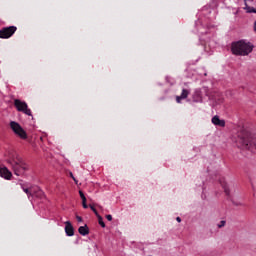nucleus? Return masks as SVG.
Returning <instances> with one entry per match:
<instances>
[{"instance_id":"f257e3e1","label":"nucleus","mask_w":256,"mask_h":256,"mask_svg":"<svg viewBox=\"0 0 256 256\" xmlns=\"http://www.w3.org/2000/svg\"><path fill=\"white\" fill-rule=\"evenodd\" d=\"M253 49H255V45L245 39L231 43L232 55H236L237 57H247V55L253 53Z\"/></svg>"},{"instance_id":"f03ea898","label":"nucleus","mask_w":256,"mask_h":256,"mask_svg":"<svg viewBox=\"0 0 256 256\" xmlns=\"http://www.w3.org/2000/svg\"><path fill=\"white\" fill-rule=\"evenodd\" d=\"M238 143H241L244 149H248L252 153H256V140L248 129L243 128L240 131L238 135Z\"/></svg>"},{"instance_id":"7ed1b4c3","label":"nucleus","mask_w":256,"mask_h":256,"mask_svg":"<svg viewBox=\"0 0 256 256\" xmlns=\"http://www.w3.org/2000/svg\"><path fill=\"white\" fill-rule=\"evenodd\" d=\"M10 163L13 167L14 175H17V177L25 175V171L29 169V166H27V164H25L21 159L12 160Z\"/></svg>"},{"instance_id":"20e7f679","label":"nucleus","mask_w":256,"mask_h":256,"mask_svg":"<svg viewBox=\"0 0 256 256\" xmlns=\"http://www.w3.org/2000/svg\"><path fill=\"white\" fill-rule=\"evenodd\" d=\"M14 106L16 107L17 111H20L21 113H24L29 117L33 116V114L31 113V109H29V106L27 105V102L16 99L14 100Z\"/></svg>"},{"instance_id":"39448f33","label":"nucleus","mask_w":256,"mask_h":256,"mask_svg":"<svg viewBox=\"0 0 256 256\" xmlns=\"http://www.w3.org/2000/svg\"><path fill=\"white\" fill-rule=\"evenodd\" d=\"M10 128L15 133V135L20 137V139H27V132H25V130L23 129V127H21L19 123L11 121Z\"/></svg>"},{"instance_id":"423d86ee","label":"nucleus","mask_w":256,"mask_h":256,"mask_svg":"<svg viewBox=\"0 0 256 256\" xmlns=\"http://www.w3.org/2000/svg\"><path fill=\"white\" fill-rule=\"evenodd\" d=\"M21 189L26 193L28 199L31 197H43V191L39 189V187L36 188H25L23 187V184H21Z\"/></svg>"},{"instance_id":"0eeeda50","label":"nucleus","mask_w":256,"mask_h":256,"mask_svg":"<svg viewBox=\"0 0 256 256\" xmlns=\"http://www.w3.org/2000/svg\"><path fill=\"white\" fill-rule=\"evenodd\" d=\"M17 28L15 26L4 27L0 30V39H9L15 35Z\"/></svg>"},{"instance_id":"6e6552de","label":"nucleus","mask_w":256,"mask_h":256,"mask_svg":"<svg viewBox=\"0 0 256 256\" xmlns=\"http://www.w3.org/2000/svg\"><path fill=\"white\" fill-rule=\"evenodd\" d=\"M220 185H222L225 195L228 197L229 201H232L233 205H235L236 207H241V205H243V203L235 202V200H233V197L231 196V190H229V185L227 184V182L220 181Z\"/></svg>"},{"instance_id":"1a4fd4ad","label":"nucleus","mask_w":256,"mask_h":256,"mask_svg":"<svg viewBox=\"0 0 256 256\" xmlns=\"http://www.w3.org/2000/svg\"><path fill=\"white\" fill-rule=\"evenodd\" d=\"M65 233L67 237H73L75 235V228H73V224L70 221L65 222Z\"/></svg>"},{"instance_id":"9d476101","label":"nucleus","mask_w":256,"mask_h":256,"mask_svg":"<svg viewBox=\"0 0 256 256\" xmlns=\"http://www.w3.org/2000/svg\"><path fill=\"white\" fill-rule=\"evenodd\" d=\"M0 177L9 180L11 179V177H13V174L11 173V171H9V169H7V167L0 166Z\"/></svg>"},{"instance_id":"9b49d317","label":"nucleus","mask_w":256,"mask_h":256,"mask_svg":"<svg viewBox=\"0 0 256 256\" xmlns=\"http://www.w3.org/2000/svg\"><path fill=\"white\" fill-rule=\"evenodd\" d=\"M212 123L217 127H225V120L219 119V116L217 115L212 118Z\"/></svg>"},{"instance_id":"f8f14e48","label":"nucleus","mask_w":256,"mask_h":256,"mask_svg":"<svg viewBox=\"0 0 256 256\" xmlns=\"http://www.w3.org/2000/svg\"><path fill=\"white\" fill-rule=\"evenodd\" d=\"M78 232L80 235L85 237V236L89 235V227L87 226V224H85L84 226H80L78 228Z\"/></svg>"},{"instance_id":"ddd939ff","label":"nucleus","mask_w":256,"mask_h":256,"mask_svg":"<svg viewBox=\"0 0 256 256\" xmlns=\"http://www.w3.org/2000/svg\"><path fill=\"white\" fill-rule=\"evenodd\" d=\"M244 10L246 11V13H255L256 14L255 7L247 5V0H245Z\"/></svg>"},{"instance_id":"4468645a","label":"nucleus","mask_w":256,"mask_h":256,"mask_svg":"<svg viewBox=\"0 0 256 256\" xmlns=\"http://www.w3.org/2000/svg\"><path fill=\"white\" fill-rule=\"evenodd\" d=\"M180 97H181L182 99H187V97H189V90L183 89V90H182V93H181V95H180Z\"/></svg>"},{"instance_id":"2eb2a0df","label":"nucleus","mask_w":256,"mask_h":256,"mask_svg":"<svg viewBox=\"0 0 256 256\" xmlns=\"http://www.w3.org/2000/svg\"><path fill=\"white\" fill-rule=\"evenodd\" d=\"M98 218V223L100 226H102L103 229H105V222L103 221V217L101 215L97 216Z\"/></svg>"},{"instance_id":"dca6fc26","label":"nucleus","mask_w":256,"mask_h":256,"mask_svg":"<svg viewBox=\"0 0 256 256\" xmlns=\"http://www.w3.org/2000/svg\"><path fill=\"white\" fill-rule=\"evenodd\" d=\"M227 225V221L221 220L219 224H217L218 229H222V227H225Z\"/></svg>"},{"instance_id":"f3484780","label":"nucleus","mask_w":256,"mask_h":256,"mask_svg":"<svg viewBox=\"0 0 256 256\" xmlns=\"http://www.w3.org/2000/svg\"><path fill=\"white\" fill-rule=\"evenodd\" d=\"M90 209H91V211H93V213L96 215V217H99V212H97V209L94 208L93 205H90Z\"/></svg>"},{"instance_id":"a211bd4d","label":"nucleus","mask_w":256,"mask_h":256,"mask_svg":"<svg viewBox=\"0 0 256 256\" xmlns=\"http://www.w3.org/2000/svg\"><path fill=\"white\" fill-rule=\"evenodd\" d=\"M79 195H80V198L82 199V201H87V197H85V194L83 193V191H79Z\"/></svg>"},{"instance_id":"6ab92c4d","label":"nucleus","mask_w":256,"mask_h":256,"mask_svg":"<svg viewBox=\"0 0 256 256\" xmlns=\"http://www.w3.org/2000/svg\"><path fill=\"white\" fill-rule=\"evenodd\" d=\"M82 207L84 209H88L89 208V206L87 205V201H82Z\"/></svg>"},{"instance_id":"aec40b11","label":"nucleus","mask_w":256,"mask_h":256,"mask_svg":"<svg viewBox=\"0 0 256 256\" xmlns=\"http://www.w3.org/2000/svg\"><path fill=\"white\" fill-rule=\"evenodd\" d=\"M107 221H113V216L111 214L106 215Z\"/></svg>"},{"instance_id":"412c9836","label":"nucleus","mask_w":256,"mask_h":256,"mask_svg":"<svg viewBox=\"0 0 256 256\" xmlns=\"http://www.w3.org/2000/svg\"><path fill=\"white\" fill-rule=\"evenodd\" d=\"M78 223H83V218L81 216H76Z\"/></svg>"},{"instance_id":"4be33fe9","label":"nucleus","mask_w":256,"mask_h":256,"mask_svg":"<svg viewBox=\"0 0 256 256\" xmlns=\"http://www.w3.org/2000/svg\"><path fill=\"white\" fill-rule=\"evenodd\" d=\"M70 177L73 179V181H75V183H77V179H75V176H73V172H70Z\"/></svg>"},{"instance_id":"5701e85b","label":"nucleus","mask_w":256,"mask_h":256,"mask_svg":"<svg viewBox=\"0 0 256 256\" xmlns=\"http://www.w3.org/2000/svg\"><path fill=\"white\" fill-rule=\"evenodd\" d=\"M181 99H183L181 96H177V97H176L177 103H181Z\"/></svg>"},{"instance_id":"b1692460","label":"nucleus","mask_w":256,"mask_h":256,"mask_svg":"<svg viewBox=\"0 0 256 256\" xmlns=\"http://www.w3.org/2000/svg\"><path fill=\"white\" fill-rule=\"evenodd\" d=\"M253 29H254V33H256V20L254 21Z\"/></svg>"},{"instance_id":"393cba45","label":"nucleus","mask_w":256,"mask_h":256,"mask_svg":"<svg viewBox=\"0 0 256 256\" xmlns=\"http://www.w3.org/2000/svg\"><path fill=\"white\" fill-rule=\"evenodd\" d=\"M176 221H177L178 223H181V217H177V218H176Z\"/></svg>"}]
</instances>
